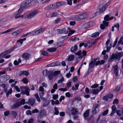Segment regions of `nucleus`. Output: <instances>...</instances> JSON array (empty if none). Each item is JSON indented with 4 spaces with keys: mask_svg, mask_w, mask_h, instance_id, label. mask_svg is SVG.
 Masks as SVG:
<instances>
[{
    "mask_svg": "<svg viewBox=\"0 0 123 123\" xmlns=\"http://www.w3.org/2000/svg\"><path fill=\"white\" fill-rule=\"evenodd\" d=\"M59 73L58 71H56L53 74L52 71H48L47 69L43 70L42 71L43 75L44 76H47L50 80H52L53 78V74L55 76L57 75Z\"/></svg>",
    "mask_w": 123,
    "mask_h": 123,
    "instance_id": "1",
    "label": "nucleus"
},
{
    "mask_svg": "<svg viewBox=\"0 0 123 123\" xmlns=\"http://www.w3.org/2000/svg\"><path fill=\"white\" fill-rule=\"evenodd\" d=\"M123 56V52H122L116 53L115 54H112V55L109 58L108 61L109 62H111L116 59L119 60L120 59V57Z\"/></svg>",
    "mask_w": 123,
    "mask_h": 123,
    "instance_id": "2",
    "label": "nucleus"
},
{
    "mask_svg": "<svg viewBox=\"0 0 123 123\" xmlns=\"http://www.w3.org/2000/svg\"><path fill=\"white\" fill-rule=\"evenodd\" d=\"M25 100L24 99H23L20 102H19L13 104L11 106L12 109H15L17 108L22 105H24L25 104Z\"/></svg>",
    "mask_w": 123,
    "mask_h": 123,
    "instance_id": "3",
    "label": "nucleus"
},
{
    "mask_svg": "<svg viewBox=\"0 0 123 123\" xmlns=\"http://www.w3.org/2000/svg\"><path fill=\"white\" fill-rule=\"evenodd\" d=\"M20 88L21 91V94H26L28 96L29 95L30 89L28 87L20 86Z\"/></svg>",
    "mask_w": 123,
    "mask_h": 123,
    "instance_id": "4",
    "label": "nucleus"
},
{
    "mask_svg": "<svg viewBox=\"0 0 123 123\" xmlns=\"http://www.w3.org/2000/svg\"><path fill=\"white\" fill-rule=\"evenodd\" d=\"M100 105L98 104H94L92 108V111L93 114L98 113L99 110Z\"/></svg>",
    "mask_w": 123,
    "mask_h": 123,
    "instance_id": "5",
    "label": "nucleus"
},
{
    "mask_svg": "<svg viewBox=\"0 0 123 123\" xmlns=\"http://www.w3.org/2000/svg\"><path fill=\"white\" fill-rule=\"evenodd\" d=\"M38 12V10L37 9L33 10L28 15L27 18L31 19L34 17L37 14Z\"/></svg>",
    "mask_w": 123,
    "mask_h": 123,
    "instance_id": "6",
    "label": "nucleus"
},
{
    "mask_svg": "<svg viewBox=\"0 0 123 123\" xmlns=\"http://www.w3.org/2000/svg\"><path fill=\"white\" fill-rule=\"evenodd\" d=\"M31 3L30 0H25L21 4V6L26 8L29 6L30 4Z\"/></svg>",
    "mask_w": 123,
    "mask_h": 123,
    "instance_id": "7",
    "label": "nucleus"
},
{
    "mask_svg": "<svg viewBox=\"0 0 123 123\" xmlns=\"http://www.w3.org/2000/svg\"><path fill=\"white\" fill-rule=\"evenodd\" d=\"M15 49V47H14L12 48H11L9 50H7L4 52L2 53L1 54V55H2V56H4L8 54L11 52L12 51L14 50Z\"/></svg>",
    "mask_w": 123,
    "mask_h": 123,
    "instance_id": "8",
    "label": "nucleus"
},
{
    "mask_svg": "<svg viewBox=\"0 0 123 123\" xmlns=\"http://www.w3.org/2000/svg\"><path fill=\"white\" fill-rule=\"evenodd\" d=\"M93 24L92 22L91 21L89 22H87L85 23L82 26V28L85 29L88 28L89 27L91 26L92 25V24Z\"/></svg>",
    "mask_w": 123,
    "mask_h": 123,
    "instance_id": "9",
    "label": "nucleus"
},
{
    "mask_svg": "<svg viewBox=\"0 0 123 123\" xmlns=\"http://www.w3.org/2000/svg\"><path fill=\"white\" fill-rule=\"evenodd\" d=\"M88 15L86 13H82L79 15L77 16L78 18L82 20L88 17Z\"/></svg>",
    "mask_w": 123,
    "mask_h": 123,
    "instance_id": "10",
    "label": "nucleus"
},
{
    "mask_svg": "<svg viewBox=\"0 0 123 123\" xmlns=\"http://www.w3.org/2000/svg\"><path fill=\"white\" fill-rule=\"evenodd\" d=\"M30 56L31 55L29 53H25L22 55V57L24 59L27 60L30 59Z\"/></svg>",
    "mask_w": 123,
    "mask_h": 123,
    "instance_id": "11",
    "label": "nucleus"
},
{
    "mask_svg": "<svg viewBox=\"0 0 123 123\" xmlns=\"http://www.w3.org/2000/svg\"><path fill=\"white\" fill-rule=\"evenodd\" d=\"M110 40L108 39L106 41L105 43L106 45V47L107 48L106 51L107 52H109V51L110 50L112 46V45L111 44H110L109 46H108L109 44L110 43Z\"/></svg>",
    "mask_w": 123,
    "mask_h": 123,
    "instance_id": "12",
    "label": "nucleus"
},
{
    "mask_svg": "<svg viewBox=\"0 0 123 123\" xmlns=\"http://www.w3.org/2000/svg\"><path fill=\"white\" fill-rule=\"evenodd\" d=\"M71 114L72 115H75L79 114L78 111L75 108H73L70 110Z\"/></svg>",
    "mask_w": 123,
    "mask_h": 123,
    "instance_id": "13",
    "label": "nucleus"
},
{
    "mask_svg": "<svg viewBox=\"0 0 123 123\" xmlns=\"http://www.w3.org/2000/svg\"><path fill=\"white\" fill-rule=\"evenodd\" d=\"M114 71L115 74L116 76H118V75L119 69L117 65H116L113 67Z\"/></svg>",
    "mask_w": 123,
    "mask_h": 123,
    "instance_id": "14",
    "label": "nucleus"
},
{
    "mask_svg": "<svg viewBox=\"0 0 123 123\" xmlns=\"http://www.w3.org/2000/svg\"><path fill=\"white\" fill-rule=\"evenodd\" d=\"M89 114V110H86L84 113V118L85 120L87 119V118Z\"/></svg>",
    "mask_w": 123,
    "mask_h": 123,
    "instance_id": "15",
    "label": "nucleus"
},
{
    "mask_svg": "<svg viewBox=\"0 0 123 123\" xmlns=\"http://www.w3.org/2000/svg\"><path fill=\"white\" fill-rule=\"evenodd\" d=\"M106 61L104 60H101L100 61H98L95 63V65L96 66L99 65H103L105 62Z\"/></svg>",
    "mask_w": 123,
    "mask_h": 123,
    "instance_id": "16",
    "label": "nucleus"
},
{
    "mask_svg": "<svg viewBox=\"0 0 123 123\" xmlns=\"http://www.w3.org/2000/svg\"><path fill=\"white\" fill-rule=\"evenodd\" d=\"M100 7L99 9V12L100 13H103L105 10V6H102L101 4L100 5Z\"/></svg>",
    "mask_w": 123,
    "mask_h": 123,
    "instance_id": "17",
    "label": "nucleus"
},
{
    "mask_svg": "<svg viewBox=\"0 0 123 123\" xmlns=\"http://www.w3.org/2000/svg\"><path fill=\"white\" fill-rule=\"evenodd\" d=\"M58 14L56 12H53L50 14L48 16V17L52 18L56 16Z\"/></svg>",
    "mask_w": 123,
    "mask_h": 123,
    "instance_id": "18",
    "label": "nucleus"
},
{
    "mask_svg": "<svg viewBox=\"0 0 123 123\" xmlns=\"http://www.w3.org/2000/svg\"><path fill=\"white\" fill-rule=\"evenodd\" d=\"M35 100L34 99H29L28 102L31 106H33Z\"/></svg>",
    "mask_w": 123,
    "mask_h": 123,
    "instance_id": "19",
    "label": "nucleus"
},
{
    "mask_svg": "<svg viewBox=\"0 0 123 123\" xmlns=\"http://www.w3.org/2000/svg\"><path fill=\"white\" fill-rule=\"evenodd\" d=\"M17 27H15L14 28H11L8 29L6 31H4L0 33V35L1 34H4L6 33H7L9 32L12 31V30H14L15 29H16Z\"/></svg>",
    "mask_w": 123,
    "mask_h": 123,
    "instance_id": "20",
    "label": "nucleus"
},
{
    "mask_svg": "<svg viewBox=\"0 0 123 123\" xmlns=\"http://www.w3.org/2000/svg\"><path fill=\"white\" fill-rule=\"evenodd\" d=\"M78 49L77 46L74 45V46L72 47L71 49V51L73 53H75L77 50Z\"/></svg>",
    "mask_w": 123,
    "mask_h": 123,
    "instance_id": "21",
    "label": "nucleus"
},
{
    "mask_svg": "<svg viewBox=\"0 0 123 123\" xmlns=\"http://www.w3.org/2000/svg\"><path fill=\"white\" fill-rule=\"evenodd\" d=\"M64 29H57L55 31L57 34H59L63 33V31H64Z\"/></svg>",
    "mask_w": 123,
    "mask_h": 123,
    "instance_id": "22",
    "label": "nucleus"
},
{
    "mask_svg": "<svg viewBox=\"0 0 123 123\" xmlns=\"http://www.w3.org/2000/svg\"><path fill=\"white\" fill-rule=\"evenodd\" d=\"M123 36H122L120 38L119 41H118V43L117 45V46H119L120 44H121L122 45L123 44Z\"/></svg>",
    "mask_w": 123,
    "mask_h": 123,
    "instance_id": "23",
    "label": "nucleus"
},
{
    "mask_svg": "<svg viewBox=\"0 0 123 123\" xmlns=\"http://www.w3.org/2000/svg\"><path fill=\"white\" fill-rule=\"evenodd\" d=\"M99 34V33L98 32H96L93 33L92 36L91 37H96L98 36Z\"/></svg>",
    "mask_w": 123,
    "mask_h": 123,
    "instance_id": "24",
    "label": "nucleus"
},
{
    "mask_svg": "<svg viewBox=\"0 0 123 123\" xmlns=\"http://www.w3.org/2000/svg\"><path fill=\"white\" fill-rule=\"evenodd\" d=\"M56 48H52L50 49H48L47 51L49 52H53L56 51Z\"/></svg>",
    "mask_w": 123,
    "mask_h": 123,
    "instance_id": "25",
    "label": "nucleus"
},
{
    "mask_svg": "<svg viewBox=\"0 0 123 123\" xmlns=\"http://www.w3.org/2000/svg\"><path fill=\"white\" fill-rule=\"evenodd\" d=\"M79 84L78 83L75 85V87L73 86L72 87V89L74 91L78 89L79 86Z\"/></svg>",
    "mask_w": 123,
    "mask_h": 123,
    "instance_id": "26",
    "label": "nucleus"
},
{
    "mask_svg": "<svg viewBox=\"0 0 123 123\" xmlns=\"http://www.w3.org/2000/svg\"><path fill=\"white\" fill-rule=\"evenodd\" d=\"M3 77L5 80H8L10 78L9 76L8 75H5L3 76Z\"/></svg>",
    "mask_w": 123,
    "mask_h": 123,
    "instance_id": "27",
    "label": "nucleus"
},
{
    "mask_svg": "<svg viewBox=\"0 0 123 123\" xmlns=\"http://www.w3.org/2000/svg\"><path fill=\"white\" fill-rule=\"evenodd\" d=\"M74 56L71 55L69 56L68 58V61H71L74 60Z\"/></svg>",
    "mask_w": 123,
    "mask_h": 123,
    "instance_id": "28",
    "label": "nucleus"
},
{
    "mask_svg": "<svg viewBox=\"0 0 123 123\" xmlns=\"http://www.w3.org/2000/svg\"><path fill=\"white\" fill-rule=\"evenodd\" d=\"M83 54V55H81L79 57V58H82L83 56H85L86 54H87V52L85 50H83L82 53H81V54Z\"/></svg>",
    "mask_w": 123,
    "mask_h": 123,
    "instance_id": "29",
    "label": "nucleus"
},
{
    "mask_svg": "<svg viewBox=\"0 0 123 123\" xmlns=\"http://www.w3.org/2000/svg\"><path fill=\"white\" fill-rule=\"evenodd\" d=\"M49 100H47L44 102L43 105V106L44 107H46L48 106L49 104Z\"/></svg>",
    "mask_w": 123,
    "mask_h": 123,
    "instance_id": "30",
    "label": "nucleus"
},
{
    "mask_svg": "<svg viewBox=\"0 0 123 123\" xmlns=\"http://www.w3.org/2000/svg\"><path fill=\"white\" fill-rule=\"evenodd\" d=\"M95 65V64L92 62H91L89 64V68H94Z\"/></svg>",
    "mask_w": 123,
    "mask_h": 123,
    "instance_id": "31",
    "label": "nucleus"
},
{
    "mask_svg": "<svg viewBox=\"0 0 123 123\" xmlns=\"http://www.w3.org/2000/svg\"><path fill=\"white\" fill-rule=\"evenodd\" d=\"M11 114L13 115V117L15 118L17 115V113L15 111H12L11 112Z\"/></svg>",
    "mask_w": 123,
    "mask_h": 123,
    "instance_id": "32",
    "label": "nucleus"
},
{
    "mask_svg": "<svg viewBox=\"0 0 123 123\" xmlns=\"http://www.w3.org/2000/svg\"><path fill=\"white\" fill-rule=\"evenodd\" d=\"M34 96L36 98L37 101L38 102H40L41 101V100L38 94L37 93H36L35 94Z\"/></svg>",
    "mask_w": 123,
    "mask_h": 123,
    "instance_id": "33",
    "label": "nucleus"
},
{
    "mask_svg": "<svg viewBox=\"0 0 123 123\" xmlns=\"http://www.w3.org/2000/svg\"><path fill=\"white\" fill-rule=\"evenodd\" d=\"M92 93L93 94H97L99 92L98 89L92 90Z\"/></svg>",
    "mask_w": 123,
    "mask_h": 123,
    "instance_id": "34",
    "label": "nucleus"
},
{
    "mask_svg": "<svg viewBox=\"0 0 123 123\" xmlns=\"http://www.w3.org/2000/svg\"><path fill=\"white\" fill-rule=\"evenodd\" d=\"M46 29L47 28L46 27H45L44 28H42L39 29V30H38V31H39V32L40 33L43 32L44 31L46 30Z\"/></svg>",
    "mask_w": 123,
    "mask_h": 123,
    "instance_id": "35",
    "label": "nucleus"
},
{
    "mask_svg": "<svg viewBox=\"0 0 123 123\" xmlns=\"http://www.w3.org/2000/svg\"><path fill=\"white\" fill-rule=\"evenodd\" d=\"M61 21V19L60 18H58L56 19L55 20L54 23L55 24L58 23Z\"/></svg>",
    "mask_w": 123,
    "mask_h": 123,
    "instance_id": "36",
    "label": "nucleus"
},
{
    "mask_svg": "<svg viewBox=\"0 0 123 123\" xmlns=\"http://www.w3.org/2000/svg\"><path fill=\"white\" fill-rule=\"evenodd\" d=\"M54 110L55 111L54 112V114L55 115H57L59 113V111L57 109V108L56 107H55L54 108Z\"/></svg>",
    "mask_w": 123,
    "mask_h": 123,
    "instance_id": "37",
    "label": "nucleus"
},
{
    "mask_svg": "<svg viewBox=\"0 0 123 123\" xmlns=\"http://www.w3.org/2000/svg\"><path fill=\"white\" fill-rule=\"evenodd\" d=\"M51 10L54 9L56 8L55 3H54L50 4Z\"/></svg>",
    "mask_w": 123,
    "mask_h": 123,
    "instance_id": "38",
    "label": "nucleus"
},
{
    "mask_svg": "<svg viewBox=\"0 0 123 123\" xmlns=\"http://www.w3.org/2000/svg\"><path fill=\"white\" fill-rule=\"evenodd\" d=\"M88 45V44L86 43H81L79 45V46L80 47H81L83 46H84L85 47H86Z\"/></svg>",
    "mask_w": 123,
    "mask_h": 123,
    "instance_id": "39",
    "label": "nucleus"
},
{
    "mask_svg": "<svg viewBox=\"0 0 123 123\" xmlns=\"http://www.w3.org/2000/svg\"><path fill=\"white\" fill-rule=\"evenodd\" d=\"M12 88H10L8 91L6 92V95L7 97H8L9 94L12 93Z\"/></svg>",
    "mask_w": 123,
    "mask_h": 123,
    "instance_id": "40",
    "label": "nucleus"
},
{
    "mask_svg": "<svg viewBox=\"0 0 123 123\" xmlns=\"http://www.w3.org/2000/svg\"><path fill=\"white\" fill-rule=\"evenodd\" d=\"M44 9L46 10H51L50 4L45 7L44 8Z\"/></svg>",
    "mask_w": 123,
    "mask_h": 123,
    "instance_id": "41",
    "label": "nucleus"
},
{
    "mask_svg": "<svg viewBox=\"0 0 123 123\" xmlns=\"http://www.w3.org/2000/svg\"><path fill=\"white\" fill-rule=\"evenodd\" d=\"M28 80L26 78H23L22 80V81L24 83L26 84L28 83Z\"/></svg>",
    "mask_w": 123,
    "mask_h": 123,
    "instance_id": "42",
    "label": "nucleus"
},
{
    "mask_svg": "<svg viewBox=\"0 0 123 123\" xmlns=\"http://www.w3.org/2000/svg\"><path fill=\"white\" fill-rule=\"evenodd\" d=\"M39 33H40L38 30L33 32L32 34L31 35V36L35 35H37Z\"/></svg>",
    "mask_w": 123,
    "mask_h": 123,
    "instance_id": "43",
    "label": "nucleus"
},
{
    "mask_svg": "<svg viewBox=\"0 0 123 123\" xmlns=\"http://www.w3.org/2000/svg\"><path fill=\"white\" fill-rule=\"evenodd\" d=\"M41 54L42 55L45 56H47L48 55V53L47 51H43L42 52Z\"/></svg>",
    "mask_w": 123,
    "mask_h": 123,
    "instance_id": "44",
    "label": "nucleus"
},
{
    "mask_svg": "<svg viewBox=\"0 0 123 123\" xmlns=\"http://www.w3.org/2000/svg\"><path fill=\"white\" fill-rule=\"evenodd\" d=\"M75 32L74 30H71L69 31V33L68 34V36H70L73 34Z\"/></svg>",
    "mask_w": 123,
    "mask_h": 123,
    "instance_id": "45",
    "label": "nucleus"
},
{
    "mask_svg": "<svg viewBox=\"0 0 123 123\" xmlns=\"http://www.w3.org/2000/svg\"><path fill=\"white\" fill-rule=\"evenodd\" d=\"M116 110V106L115 105H113L112 107V111L115 112Z\"/></svg>",
    "mask_w": 123,
    "mask_h": 123,
    "instance_id": "46",
    "label": "nucleus"
},
{
    "mask_svg": "<svg viewBox=\"0 0 123 123\" xmlns=\"http://www.w3.org/2000/svg\"><path fill=\"white\" fill-rule=\"evenodd\" d=\"M109 111V110L107 109L105 111L102 113V115L103 116H105L107 114Z\"/></svg>",
    "mask_w": 123,
    "mask_h": 123,
    "instance_id": "47",
    "label": "nucleus"
},
{
    "mask_svg": "<svg viewBox=\"0 0 123 123\" xmlns=\"http://www.w3.org/2000/svg\"><path fill=\"white\" fill-rule=\"evenodd\" d=\"M24 8L23 7H22L21 6V7L19 9L18 11L20 14L22 13Z\"/></svg>",
    "mask_w": 123,
    "mask_h": 123,
    "instance_id": "48",
    "label": "nucleus"
},
{
    "mask_svg": "<svg viewBox=\"0 0 123 123\" xmlns=\"http://www.w3.org/2000/svg\"><path fill=\"white\" fill-rule=\"evenodd\" d=\"M64 81V79L63 77H62V78H61L60 80L58 81L57 83L58 84H59L61 83H62V82Z\"/></svg>",
    "mask_w": 123,
    "mask_h": 123,
    "instance_id": "49",
    "label": "nucleus"
},
{
    "mask_svg": "<svg viewBox=\"0 0 123 123\" xmlns=\"http://www.w3.org/2000/svg\"><path fill=\"white\" fill-rule=\"evenodd\" d=\"M39 110L37 109H34V110H32V113L34 114L35 113H37L38 112Z\"/></svg>",
    "mask_w": 123,
    "mask_h": 123,
    "instance_id": "50",
    "label": "nucleus"
},
{
    "mask_svg": "<svg viewBox=\"0 0 123 123\" xmlns=\"http://www.w3.org/2000/svg\"><path fill=\"white\" fill-rule=\"evenodd\" d=\"M58 97V94H53V98L54 100H55L57 99Z\"/></svg>",
    "mask_w": 123,
    "mask_h": 123,
    "instance_id": "51",
    "label": "nucleus"
},
{
    "mask_svg": "<svg viewBox=\"0 0 123 123\" xmlns=\"http://www.w3.org/2000/svg\"><path fill=\"white\" fill-rule=\"evenodd\" d=\"M109 16L108 15H106L104 17V19L105 20L108 21L109 20Z\"/></svg>",
    "mask_w": 123,
    "mask_h": 123,
    "instance_id": "52",
    "label": "nucleus"
},
{
    "mask_svg": "<svg viewBox=\"0 0 123 123\" xmlns=\"http://www.w3.org/2000/svg\"><path fill=\"white\" fill-rule=\"evenodd\" d=\"M55 3V5H56V8L61 6V3L60 2H57Z\"/></svg>",
    "mask_w": 123,
    "mask_h": 123,
    "instance_id": "53",
    "label": "nucleus"
},
{
    "mask_svg": "<svg viewBox=\"0 0 123 123\" xmlns=\"http://www.w3.org/2000/svg\"><path fill=\"white\" fill-rule=\"evenodd\" d=\"M107 95L109 98L111 99L113 98V95L112 94H107Z\"/></svg>",
    "mask_w": 123,
    "mask_h": 123,
    "instance_id": "54",
    "label": "nucleus"
},
{
    "mask_svg": "<svg viewBox=\"0 0 123 123\" xmlns=\"http://www.w3.org/2000/svg\"><path fill=\"white\" fill-rule=\"evenodd\" d=\"M103 23L106 26H108L109 24L108 22H107L105 20H104L103 21Z\"/></svg>",
    "mask_w": 123,
    "mask_h": 123,
    "instance_id": "55",
    "label": "nucleus"
},
{
    "mask_svg": "<svg viewBox=\"0 0 123 123\" xmlns=\"http://www.w3.org/2000/svg\"><path fill=\"white\" fill-rule=\"evenodd\" d=\"M120 88L119 87L116 88L114 91V92H116L120 90Z\"/></svg>",
    "mask_w": 123,
    "mask_h": 123,
    "instance_id": "56",
    "label": "nucleus"
},
{
    "mask_svg": "<svg viewBox=\"0 0 123 123\" xmlns=\"http://www.w3.org/2000/svg\"><path fill=\"white\" fill-rule=\"evenodd\" d=\"M98 86V84H94L93 85H92L91 86V87L92 88H96Z\"/></svg>",
    "mask_w": 123,
    "mask_h": 123,
    "instance_id": "57",
    "label": "nucleus"
},
{
    "mask_svg": "<svg viewBox=\"0 0 123 123\" xmlns=\"http://www.w3.org/2000/svg\"><path fill=\"white\" fill-rule=\"evenodd\" d=\"M118 103V100L117 99H115L113 103L114 104H117Z\"/></svg>",
    "mask_w": 123,
    "mask_h": 123,
    "instance_id": "58",
    "label": "nucleus"
},
{
    "mask_svg": "<svg viewBox=\"0 0 123 123\" xmlns=\"http://www.w3.org/2000/svg\"><path fill=\"white\" fill-rule=\"evenodd\" d=\"M119 24L117 23V24L116 25H114V27L116 28L117 30V31H118L119 29Z\"/></svg>",
    "mask_w": 123,
    "mask_h": 123,
    "instance_id": "59",
    "label": "nucleus"
},
{
    "mask_svg": "<svg viewBox=\"0 0 123 123\" xmlns=\"http://www.w3.org/2000/svg\"><path fill=\"white\" fill-rule=\"evenodd\" d=\"M108 96L107 95L105 96H104L103 97V100L107 101L108 100Z\"/></svg>",
    "mask_w": 123,
    "mask_h": 123,
    "instance_id": "60",
    "label": "nucleus"
},
{
    "mask_svg": "<svg viewBox=\"0 0 123 123\" xmlns=\"http://www.w3.org/2000/svg\"><path fill=\"white\" fill-rule=\"evenodd\" d=\"M26 114L27 115H30L32 114V111L31 112L30 110H27L26 112Z\"/></svg>",
    "mask_w": 123,
    "mask_h": 123,
    "instance_id": "61",
    "label": "nucleus"
},
{
    "mask_svg": "<svg viewBox=\"0 0 123 123\" xmlns=\"http://www.w3.org/2000/svg\"><path fill=\"white\" fill-rule=\"evenodd\" d=\"M24 71V75H25L26 76H28L29 75V73L28 72L26 71Z\"/></svg>",
    "mask_w": 123,
    "mask_h": 123,
    "instance_id": "62",
    "label": "nucleus"
},
{
    "mask_svg": "<svg viewBox=\"0 0 123 123\" xmlns=\"http://www.w3.org/2000/svg\"><path fill=\"white\" fill-rule=\"evenodd\" d=\"M41 92L39 93V96L40 98L42 97H43L44 93V91Z\"/></svg>",
    "mask_w": 123,
    "mask_h": 123,
    "instance_id": "63",
    "label": "nucleus"
},
{
    "mask_svg": "<svg viewBox=\"0 0 123 123\" xmlns=\"http://www.w3.org/2000/svg\"><path fill=\"white\" fill-rule=\"evenodd\" d=\"M66 96L68 98H69L71 96V94L69 92H67L65 94Z\"/></svg>",
    "mask_w": 123,
    "mask_h": 123,
    "instance_id": "64",
    "label": "nucleus"
}]
</instances>
